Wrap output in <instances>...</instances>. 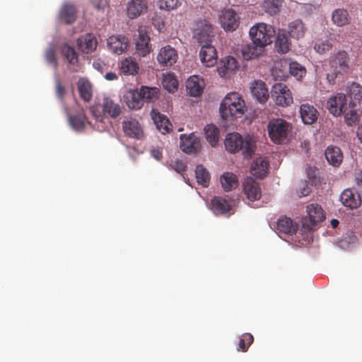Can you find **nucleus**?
Segmentation results:
<instances>
[{
  "label": "nucleus",
  "mask_w": 362,
  "mask_h": 362,
  "mask_svg": "<svg viewBox=\"0 0 362 362\" xmlns=\"http://www.w3.org/2000/svg\"><path fill=\"white\" fill-rule=\"evenodd\" d=\"M249 34L253 45L243 49L242 54L245 60L259 56L262 48L272 42L275 30L271 25L259 23L250 28Z\"/></svg>",
  "instance_id": "f257e3e1"
},
{
  "label": "nucleus",
  "mask_w": 362,
  "mask_h": 362,
  "mask_svg": "<svg viewBox=\"0 0 362 362\" xmlns=\"http://www.w3.org/2000/svg\"><path fill=\"white\" fill-rule=\"evenodd\" d=\"M226 151L231 153L241 151L244 157H251L256 148L255 140L250 135L243 136L237 132L229 133L224 140Z\"/></svg>",
  "instance_id": "f03ea898"
},
{
  "label": "nucleus",
  "mask_w": 362,
  "mask_h": 362,
  "mask_svg": "<svg viewBox=\"0 0 362 362\" xmlns=\"http://www.w3.org/2000/svg\"><path fill=\"white\" fill-rule=\"evenodd\" d=\"M246 110L245 103L242 97L235 92L228 93L223 100L220 106L222 118L241 117Z\"/></svg>",
  "instance_id": "7ed1b4c3"
},
{
  "label": "nucleus",
  "mask_w": 362,
  "mask_h": 362,
  "mask_svg": "<svg viewBox=\"0 0 362 362\" xmlns=\"http://www.w3.org/2000/svg\"><path fill=\"white\" fill-rule=\"evenodd\" d=\"M101 107L102 110H100V106L99 105H93L90 107L92 115L99 122H103L104 116L106 115L110 117L116 118L122 112L120 105L110 98H104Z\"/></svg>",
  "instance_id": "20e7f679"
},
{
  "label": "nucleus",
  "mask_w": 362,
  "mask_h": 362,
  "mask_svg": "<svg viewBox=\"0 0 362 362\" xmlns=\"http://www.w3.org/2000/svg\"><path fill=\"white\" fill-rule=\"evenodd\" d=\"M267 128L271 140L275 144H281L287 138L291 124L281 118L273 119L269 122Z\"/></svg>",
  "instance_id": "39448f33"
},
{
  "label": "nucleus",
  "mask_w": 362,
  "mask_h": 362,
  "mask_svg": "<svg viewBox=\"0 0 362 362\" xmlns=\"http://www.w3.org/2000/svg\"><path fill=\"white\" fill-rule=\"evenodd\" d=\"M271 98L276 105L282 107H288L293 102L290 89L281 83H276L272 86Z\"/></svg>",
  "instance_id": "423d86ee"
},
{
  "label": "nucleus",
  "mask_w": 362,
  "mask_h": 362,
  "mask_svg": "<svg viewBox=\"0 0 362 362\" xmlns=\"http://www.w3.org/2000/svg\"><path fill=\"white\" fill-rule=\"evenodd\" d=\"M221 27L226 31L235 30L240 23V18L236 12L231 8L223 9L218 16Z\"/></svg>",
  "instance_id": "0eeeda50"
},
{
  "label": "nucleus",
  "mask_w": 362,
  "mask_h": 362,
  "mask_svg": "<svg viewBox=\"0 0 362 362\" xmlns=\"http://www.w3.org/2000/svg\"><path fill=\"white\" fill-rule=\"evenodd\" d=\"M346 97L344 93H337L329 98L327 102V108L334 116L342 115L344 108H346Z\"/></svg>",
  "instance_id": "6e6552de"
},
{
  "label": "nucleus",
  "mask_w": 362,
  "mask_h": 362,
  "mask_svg": "<svg viewBox=\"0 0 362 362\" xmlns=\"http://www.w3.org/2000/svg\"><path fill=\"white\" fill-rule=\"evenodd\" d=\"M180 146L181 150L186 153H196L201 150L200 139L194 133L188 136L182 134Z\"/></svg>",
  "instance_id": "1a4fd4ad"
},
{
  "label": "nucleus",
  "mask_w": 362,
  "mask_h": 362,
  "mask_svg": "<svg viewBox=\"0 0 362 362\" xmlns=\"http://www.w3.org/2000/svg\"><path fill=\"white\" fill-rule=\"evenodd\" d=\"M195 35L202 46L211 45L214 37L211 25L206 21L201 22L195 31Z\"/></svg>",
  "instance_id": "9d476101"
},
{
  "label": "nucleus",
  "mask_w": 362,
  "mask_h": 362,
  "mask_svg": "<svg viewBox=\"0 0 362 362\" xmlns=\"http://www.w3.org/2000/svg\"><path fill=\"white\" fill-rule=\"evenodd\" d=\"M177 59V50L170 45L162 47L157 56L159 64L165 66H172Z\"/></svg>",
  "instance_id": "9b49d317"
},
{
  "label": "nucleus",
  "mask_w": 362,
  "mask_h": 362,
  "mask_svg": "<svg viewBox=\"0 0 362 362\" xmlns=\"http://www.w3.org/2000/svg\"><path fill=\"white\" fill-rule=\"evenodd\" d=\"M122 125L126 136L136 139L143 138V130L136 119L132 118L125 119L122 122Z\"/></svg>",
  "instance_id": "f8f14e48"
},
{
  "label": "nucleus",
  "mask_w": 362,
  "mask_h": 362,
  "mask_svg": "<svg viewBox=\"0 0 362 362\" xmlns=\"http://www.w3.org/2000/svg\"><path fill=\"white\" fill-rule=\"evenodd\" d=\"M243 192L247 199L254 202L262 196L259 184L252 177H247L243 182Z\"/></svg>",
  "instance_id": "ddd939ff"
},
{
  "label": "nucleus",
  "mask_w": 362,
  "mask_h": 362,
  "mask_svg": "<svg viewBox=\"0 0 362 362\" xmlns=\"http://www.w3.org/2000/svg\"><path fill=\"white\" fill-rule=\"evenodd\" d=\"M200 60L206 68L214 66L217 62V52L211 45H202L199 52Z\"/></svg>",
  "instance_id": "4468645a"
},
{
  "label": "nucleus",
  "mask_w": 362,
  "mask_h": 362,
  "mask_svg": "<svg viewBox=\"0 0 362 362\" xmlns=\"http://www.w3.org/2000/svg\"><path fill=\"white\" fill-rule=\"evenodd\" d=\"M139 38L136 43V50L139 54L146 56L150 53L151 47L150 45V37L146 27L141 26L139 28Z\"/></svg>",
  "instance_id": "2eb2a0df"
},
{
  "label": "nucleus",
  "mask_w": 362,
  "mask_h": 362,
  "mask_svg": "<svg viewBox=\"0 0 362 362\" xmlns=\"http://www.w3.org/2000/svg\"><path fill=\"white\" fill-rule=\"evenodd\" d=\"M107 44L110 51L117 54H120L127 49L129 41L124 36L112 35L107 39Z\"/></svg>",
  "instance_id": "dca6fc26"
},
{
  "label": "nucleus",
  "mask_w": 362,
  "mask_h": 362,
  "mask_svg": "<svg viewBox=\"0 0 362 362\" xmlns=\"http://www.w3.org/2000/svg\"><path fill=\"white\" fill-rule=\"evenodd\" d=\"M123 98L127 105L132 110H139L144 105L140 90H127L124 94Z\"/></svg>",
  "instance_id": "f3484780"
},
{
  "label": "nucleus",
  "mask_w": 362,
  "mask_h": 362,
  "mask_svg": "<svg viewBox=\"0 0 362 362\" xmlns=\"http://www.w3.org/2000/svg\"><path fill=\"white\" fill-rule=\"evenodd\" d=\"M147 9L146 0H132L127 6V15L132 19L145 13Z\"/></svg>",
  "instance_id": "a211bd4d"
},
{
  "label": "nucleus",
  "mask_w": 362,
  "mask_h": 362,
  "mask_svg": "<svg viewBox=\"0 0 362 362\" xmlns=\"http://www.w3.org/2000/svg\"><path fill=\"white\" fill-rule=\"evenodd\" d=\"M340 200L343 205L350 209H356L361 205V199L358 193H354L351 189H344L340 196Z\"/></svg>",
  "instance_id": "6ab92c4d"
},
{
  "label": "nucleus",
  "mask_w": 362,
  "mask_h": 362,
  "mask_svg": "<svg viewBox=\"0 0 362 362\" xmlns=\"http://www.w3.org/2000/svg\"><path fill=\"white\" fill-rule=\"evenodd\" d=\"M252 95L261 103H264L269 99V91L266 84L261 81H256L250 87Z\"/></svg>",
  "instance_id": "aec40b11"
},
{
  "label": "nucleus",
  "mask_w": 362,
  "mask_h": 362,
  "mask_svg": "<svg viewBox=\"0 0 362 362\" xmlns=\"http://www.w3.org/2000/svg\"><path fill=\"white\" fill-rule=\"evenodd\" d=\"M151 117L159 132L163 134L170 132L172 124L170 123L169 119L165 115H162L158 110L153 109L151 111Z\"/></svg>",
  "instance_id": "412c9836"
},
{
  "label": "nucleus",
  "mask_w": 362,
  "mask_h": 362,
  "mask_svg": "<svg viewBox=\"0 0 362 362\" xmlns=\"http://www.w3.org/2000/svg\"><path fill=\"white\" fill-rule=\"evenodd\" d=\"M95 37L90 33L81 36L77 40V46L84 53H90L97 47Z\"/></svg>",
  "instance_id": "4be33fe9"
},
{
  "label": "nucleus",
  "mask_w": 362,
  "mask_h": 362,
  "mask_svg": "<svg viewBox=\"0 0 362 362\" xmlns=\"http://www.w3.org/2000/svg\"><path fill=\"white\" fill-rule=\"evenodd\" d=\"M300 115L305 124H312L317 119L318 112L313 105L306 103L300 106Z\"/></svg>",
  "instance_id": "5701e85b"
},
{
  "label": "nucleus",
  "mask_w": 362,
  "mask_h": 362,
  "mask_svg": "<svg viewBox=\"0 0 362 362\" xmlns=\"http://www.w3.org/2000/svg\"><path fill=\"white\" fill-rule=\"evenodd\" d=\"M306 211L312 225L323 221L325 218L322 208L317 204H311L307 206Z\"/></svg>",
  "instance_id": "b1692460"
},
{
  "label": "nucleus",
  "mask_w": 362,
  "mask_h": 362,
  "mask_svg": "<svg viewBox=\"0 0 362 362\" xmlns=\"http://www.w3.org/2000/svg\"><path fill=\"white\" fill-rule=\"evenodd\" d=\"M275 49L278 52L287 53L291 49V42L284 30H279L274 42Z\"/></svg>",
  "instance_id": "393cba45"
},
{
  "label": "nucleus",
  "mask_w": 362,
  "mask_h": 362,
  "mask_svg": "<svg viewBox=\"0 0 362 362\" xmlns=\"http://www.w3.org/2000/svg\"><path fill=\"white\" fill-rule=\"evenodd\" d=\"M327 162L334 167L340 165L343 160V154L341 149L337 146H328L325 152Z\"/></svg>",
  "instance_id": "a878e982"
},
{
  "label": "nucleus",
  "mask_w": 362,
  "mask_h": 362,
  "mask_svg": "<svg viewBox=\"0 0 362 362\" xmlns=\"http://www.w3.org/2000/svg\"><path fill=\"white\" fill-rule=\"evenodd\" d=\"M59 19L61 22L66 24L73 23L76 19V9L75 6L71 4H64L60 10Z\"/></svg>",
  "instance_id": "bb28decb"
},
{
  "label": "nucleus",
  "mask_w": 362,
  "mask_h": 362,
  "mask_svg": "<svg viewBox=\"0 0 362 362\" xmlns=\"http://www.w3.org/2000/svg\"><path fill=\"white\" fill-rule=\"evenodd\" d=\"M269 162L262 157L257 158L252 163L250 172L257 177L262 178L268 170Z\"/></svg>",
  "instance_id": "cd10ccee"
},
{
  "label": "nucleus",
  "mask_w": 362,
  "mask_h": 362,
  "mask_svg": "<svg viewBox=\"0 0 362 362\" xmlns=\"http://www.w3.org/2000/svg\"><path fill=\"white\" fill-rule=\"evenodd\" d=\"M77 88L81 98L84 102H89L93 95L92 85L86 78H80L77 82Z\"/></svg>",
  "instance_id": "c85d7f7f"
},
{
  "label": "nucleus",
  "mask_w": 362,
  "mask_h": 362,
  "mask_svg": "<svg viewBox=\"0 0 362 362\" xmlns=\"http://www.w3.org/2000/svg\"><path fill=\"white\" fill-rule=\"evenodd\" d=\"M355 107V102H351L349 106L346 105V108H344L342 112L346 124L350 127L358 122L359 113Z\"/></svg>",
  "instance_id": "c756f323"
},
{
  "label": "nucleus",
  "mask_w": 362,
  "mask_h": 362,
  "mask_svg": "<svg viewBox=\"0 0 362 362\" xmlns=\"http://www.w3.org/2000/svg\"><path fill=\"white\" fill-rule=\"evenodd\" d=\"M349 62L348 54L344 51H339L331 56L329 65L331 68H347Z\"/></svg>",
  "instance_id": "7c9ffc66"
},
{
  "label": "nucleus",
  "mask_w": 362,
  "mask_h": 362,
  "mask_svg": "<svg viewBox=\"0 0 362 362\" xmlns=\"http://www.w3.org/2000/svg\"><path fill=\"white\" fill-rule=\"evenodd\" d=\"M276 228L280 233L292 235L297 231L298 226L288 217H281L276 223Z\"/></svg>",
  "instance_id": "2f4dec72"
},
{
  "label": "nucleus",
  "mask_w": 362,
  "mask_h": 362,
  "mask_svg": "<svg viewBox=\"0 0 362 362\" xmlns=\"http://www.w3.org/2000/svg\"><path fill=\"white\" fill-rule=\"evenodd\" d=\"M288 29L289 35L296 40L303 37L306 32V28L300 20H295L291 22Z\"/></svg>",
  "instance_id": "473e14b6"
},
{
  "label": "nucleus",
  "mask_w": 362,
  "mask_h": 362,
  "mask_svg": "<svg viewBox=\"0 0 362 362\" xmlns=\"http://www.w3.org/2000/svg\"><path fill=\"white\" fill-rule=\"evenodd\" d=\"M222 187L226 192L231 191L238 186L237 176L233 173H225L220 177Z\"/></svg>",
  "instance_id": "72a5a7b5"
},
{
  "label": "nucleus",
  "mask_w": 362,
  "mask_h": 362,
  "mask_svg": "<svg viewBox=\"0 0 362 362\" xmlns=\"http://www.w3.org/2000/svg\"><path fill=\"white\" fill-rule=\"evenodd\" d=\"M212 209L216 214H223L231 209L226 199L221 197H214L211 199Z\"/></svg>",
  "instance_id": "f704fd0d"
},
{
  "label": "nucleus",
  "mask_w": 362,
  "mask_h": 362,
  "mask_svg": "<svg viewBox=\"0 0 362 362\" xmlns=\"http://www.w3.org/2000/svg\"><path fill=\"white\" fill-rule=\"evenodd\" d=\"M143 102L153 103L157 100L160 95V90L156 87L141 86L140 88Z\"/></svg>",
  "instance_id": "c9c22d12"
},
{
  "label": "nucleus",
  "mask_w": 362,
  "mask_h": 362,
  "mask_svg": "<svg viewBox=\"0 0 362 362\" xmlns=\"http://www.w3.org/2000/svg\"><path fill=\"white\" fill-rule=\"evenodd\" d=\"M69 121L71 127L76 130L83 129L88 123L87 117L83 111L70 116Z\"/></svg>",
  "instance_id": "e433bc0d"
},
{
  "label": "nucleus",
  "mask_w": 362,
  "mask_h": 362,
  "mask_svg": "<svg viewBox=\"0 0 362 362\" xmlns=\"http://www.w3.org/2000/svg\"><path fill=\"white\" fill-rule=\"evenodd\" d=\"M203 82L200 83L199 78L194 76L190 77L187 81V89L190 95L197 97L202 93Z\"/></svg>",
  "instance_id": "4c0bfd02"
},
{
  "label": "nucleus",
  "mask_w": 362,
  "mask_h": 362,
  "mask_svg": "<svg viewBox=\"0 0 362 362\" xmlns=\"http://www.w3.org/2000/svg\"><path fill=\"white\" fill-rule=\"evenodd\" d=\"M162 84L169 93H173L177 89L178 81L173 74L168 73L163 74Z\"/></svg>",
  "instance_id": "58836bf2"
},
{
  "label": "nucleus",
  "mask_w": 362,
  "mask_h": 362,
  "mask_svg": "<svg viewBox=\"0 0 362 362\" xmlns=\"http://www.w3.org/2000/svg\"><path fill=\"white\" fill-rule=\"evenodd\" d=\"M204 131L207 141L211 146H216L219 137L218 129L214 124H208L205 127Z\"/></svg>",
  "instance_id": "ea45409f"
},
{
  "label": "nucleus",
  "mask_w": 362,
  "mask_h": 362,
  "mask_svg": "<svg viewBox=\"0 0 362 362\" xmlns=\"http://www.w3.org/2000/svg\"><path fill=\"white\" fill-rule=\"evenodd\" d=\"M332 21L338 26H344L349 23V13L346 10L338 8L332 13Z\"/></svg>",
  "instance_id": "a19ab883"
},
{
  "label": "nucleus",
  "mask_w": 362,
  "mask_h": 362,
  "mask_svg": "<svg viewBox=\"0 0 362 362\" xmlns=\"http://www.w3.org/2000/svg\"><path fill=\"white\" fill-rule=\"evenodd\" d=\"M282 0H263L262 7L264 11L274 15L279 11Z\"/></svg>",
  "instance_id": "79ce46f5"
},
{
  "label": "nucleus",
  "mask_w": 362,
  "mask_h": 362,
  "mask_svg": "<svg viewBox=\"0 0 362 362\" xmlns=\"http://www.w3.org/2000/svg\"><path fill=\"white\" fill-rule=\"evenodd\" d=\"M197 181L203 187H208L210 182V175L202 165H198L195 170Z\"/></svg>",
  "instance_id": "37998d69"
},
{
  "label": "nucleus",
  "mask_w": 362,
  "mask_h": 362,
  "mask_svg": "<svg viewBox=\"0 0 362 362\" xmlns=\"http://www.w3.org/2000/svg\"><path fill=\"white\" fill-rule=\"evenodd\" d=\"M347 92L353 102L359 103L362 100V86L358 83L354 82L348 86Z\"/></svg>",
  "instance_id": "c03bdc74"
},
{
  "label": "nucleus",
  "mask_w": 362,
  "mask_h": 362,
  "mask_svg": "<svg viewBox=\"0 0 362 362\" xmlns=\"http://www.w3.org/2000/svg\"><path fill=\"white\" fill-rule=\"evenodd\" d=\"M333 46V40L331 38L317 39L314 45V48L319 54H323L329 50Z\"/></svg>",
  "instance_id": "a18cd8bd"
},
{
  "label": "nucleus",
  "mask_w": 362,
  "mask_h": 362,
  "mask_svg": "<svg viewBox=\"0 0 362 362\" xmlns=\"http://www.w3.org/2000/svg\"><path fill=\"white\" fill-rule=\"evenodd\" d=\"M62 52L64 58L70 64H76L78 62V54L74 47L65 45L62 47Z\"/></svg>",
  "instance_id": "49530a36"
},
{
  "label": "nucleus",
  "mask_w": 362,
  "mask_h": 362,
  "mask_svg": "<svg viewBox=\"0 0 362 362\" xmlns=\"http://www.w3.org/2000/svg\"><path fill=\"white\" fill-rule=\"evenodd\" d=\"M182 0H158V6L160 9L171 11L177 9L181 6Z\"/></svg>",
  "instance_id": "de8ad7c7"
},
{
  "label": "nucleus",
  "mask_w": 362,
  "mask_h": 362,
  "mask_svg": "<svg viewBox=\"0 0 362 362\" xmlns=\"http://www.w3.org/2000/svg\"><path fill=\"white\" fill-rule=\"evenodd\" d=\"M254 341L253 336L250 333L243 334L239 339L238 350L245 352Z\"/></svg>",
  "instance_id": "09e8293b"
},
{
  "label": "nucleus",
  "mask_w": 362,
  "mask_h": 362,
  "mask_svg": "<svg viewBox=\"0 0 362 362\" xmlns=\"http://www.w3.org/2000/svg\"><path fill=\"white\" fill-rule=\"evenodd\" d=\"M221 62L223 64L221 68H239L237 59L231 56L223 57Z\"/></svg>",
  "instance_id": "8fccbe9b"
},
{
  "label": "nucleus",
  "mask_w": 362,
  "mask_h": 362,
  "mask_svg": "<svg viewBox=\"0 0 362 362\" xmlns=\"http://www.w3.org/2000/svg\"><path fill=\"white\" fill-rule=\"evenodd\" d=\"M45 59L51 65H57L56 50L54 46L49 47L45 54Z\"/></svg>",
  "instance_id": "3c124183"
},
{
  "label": "nucleus",
  "mask_w": 362,
  "mask_h": 362,
  "mask_svg": "<svg viewBox=\"0 0 362 362\" xmlns=\"http://www.w3.org/2000/svg\"><path fill=\"white\" fill-rule=\"evenodd\" d=\"M55 92L59 100L62 101L66 95V90L64 86L61 83L59 79L55 81Z\"/></svg>",
  "instance_id": "603ef678"
},
{
  "label": "nucleus",
  "mask_w": 362,
  "mask_h": 362,
  "mask_svg": "<svg viewBox=\"0 0 362 362\" xmlns=\"http://www.w3.org/2000/svg\"><path fill=\"white\" fill-rule=\"evenodd\" d=\"M171 167L178 173L182 174L186 171L187 164L185 162L176 159L171 164Z\"/></svg>",
  "instance_id": "864d4df0"
},
{
  "label": "nucleus",
  "mask_w": 362,
  "mask_h": 362,
  "mask_svg": "<svg viewBox=\"0 0 362 362\" xmlns=\"http://www.w3.org/2000/svg\"><path fill=\"white\" fill-rule=\"evenodd\" d=\"M120 68H139V66L135 59L130 57L122 61Z\"/></svg>",
  "instance_id": "5fc2aeb1"
},
{
  "label": "nucleus",
  "mask_w": 362,
  "mask_h": 362,
  "mask_svg": "<svg viewBox=\"0 0 362 362\" xmlns=\"http://www.w3.org/2000/svg\"><path fill=\"white\" fill-rule=\"evenodd\" d=\"M298 195L300 197L308 196L310 192V189L305 182L301 183L300 187L298 189Z\"/></svg>",
  "instance_id": "6e6d98bb"
},
{
  "label": "nucleus",
  "mask_w": 362,
  "mask_h": 362,
  "mask_svg": "<svg viewBox=\"0 0 362 362\" xmlns=\"http://www.w3.org/2000/svg\"><path fill=\"white\" fill-rule=\"evenodd\" d=\"M327 72L325 74L326 75V78L329 83H334V81L337 76V72L336 69H326Z\"/></svg>",
  "instance_id": "4d7b16f0"
},
{
  "label": "nucleus",
  "mask_w": 362,
  "mask_h": 362,
  "mask_svg": "<svg viewBox=\"0 0 362 362\" xmlns=\"http://www.w3.org/2000/svg\"><path fill=\"white\" fill-rule=\"evenodd\" d=\"M91 2L98 10H103L107 6V0H91Z\"/></svg>",
  "instance_id": "13d9d810"
},
{
  "label": "nucleus",
  "mask_w": 362,
  "mask_h": 362,
  "mask_svg": "<svg viewBox=\"0 0 362 362\" xmlns=\"http://www.w3.org/2000/svg\"><path fill=\"white\" fill-rule=\"evenodd\" d=\"M288 66V68H304L303 66H299V64L296 62H291L288 59H284L281 62V66Z\"/></svg>",
  "instance_id": "bf43d9fd"
},
{
  "label": "nucleus",
  "mask_w": 362,
  "mask_h": 362,
  "mask_svg": "<svg viewBox=\"0 0 362 362\" xmlns=\"http://www.w3.org/2000/svg\"><path fill=\"white\" fill-rule=\"evenodd\" d=\"M151 156L157 160H160L163 158L162 151L158 148H153L151 151Z\"/></svg>",
  "instance_id": "052dcab7"
},
{
  "label": "nucleus",
  "mask_w": 362,
  "mask_h": 362,
  "mask_svg": "<svg viewBox=\"0 0 362 362\" xmlns=\"http://www.w3.org/2000/svg\"><path fill=\"white\" fill-rule=\"evenodd\" d=\"M288 71H289L290 74L293 75V76H296L298 74V72H300V77H301L303 74H305L306 69H288Z\"/></svg>",
  "instance_id": "680f3d73"
},
{
  "label": "nucleus",
  "mask_w": 362,
  "mask_h": 362,
  "mask_svg": "<svg viewBox=\"0 0 362 362\" xmlns=\"http://www.w3.org/2000/svg\"><path fill=\"white\" fill-rule=\"evenodd\" d=\"M105 79L107 81H113L117 78V75L113 72H108L105 75Z\"/></svg>",
  "instance_id": "e2e57ef3"
},
{
  "label": "nucleus",
  "mask_w": 362,
  "mask_h": 362,
  "mask_svg": "<svg viewBox=\"0 0 362 362\" xmlns=\"http://www.w3.org/2000/svg\"><path fill=\"white\" fill-rule=\"evenodd\" d=\"M137 74H138V71H137V69H124V75H128V74L136 75Z\"/></svg>",
  "instance_id": "0e129e2a"
},
{
  "label": "nucleus",
  "mask_w": 362,
  "mask_h": 362,
  "mask_svg": "<svg viewBox=\"0 0 362 362\" xmlns=\"http://www.w3.org/2000/svg\"><path fill=\"white\" fill-rule=\"evenodd\" d=\"M217 71L221 77H226L228 69H217Z\"/></svg>",
  "instance_id": "69168bd1"
},
{
  "label": "nucleus",
  "mask_w": 362,
  "mask_h": 362,
  "mask_svg": "<svg viewBox=\"0 0 362 362\" xmlns=\"http://www.w3.org/2000/svg\"><path fill=\"white\" fill-rule=\"evenodd\" d=\"M331 225H332L333 228H337L338 226V225H339V221L337 220V219H332L331 221Z\"/></svg>",
  "instance_id": "338daca9"
},
{
  "label": "nucleus",
  "mask_w": 362,
  "mask_h": 362,
  "mask_svg": "<svg viewBox=\"0 0 362 362\" xmlns=\"http://www.w3.org/2000/svg\"><path fill=\"white\" fill-rule=\"evenodd\" d=\"M357 135H358V139L362 143V129H358Z\"/></svg>",
  "instance_id": "774afa93"
}]
</instances>
